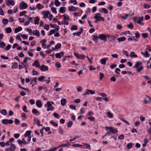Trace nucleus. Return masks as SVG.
Instances as JSON below:
<instances>
[{
    "instance_id": "f257e3e1",
    "label": "nucleus",
    "mask_w": 151,
    "mask_h": 151,
    "mask_svg": "<svg viewBox=\"0 0 151 151\" xmlns=\"http://www.w3.org/2000/svg\"><path fill=\"white\" fill-rule=\"evenodd\" d=\"M142 63L139 61H137L136 63L134 66L133 67V68H135L137 71L138 72H139L143 68V66H142Z\"/></svg>"
},
{
    "instance_id": "f03ea898",
    "label": "nucleus",
    "mask_w": 151,
    "mask_h": 151,
    "mask_svg": "<svg viewBox=\"0 0 151 151\" xmlns=\"http://www.w3.org/2000/svg\"><path fill=\"white\" fill-rule=\"evenodd\" d=\"M105 128L106 130H107V129L109 130L110 132H111L113 134H115L116 133H117L118 130L116 128L114 127H105Z\"/></svg>"
},
{
    "instance_id": "7ed1b4c3",
    "label": "nucleus",
    "mask_w": 151,
    "mask_h": 151,
    "mask_svg": "<svg viewBox=\"0 0 151 151\" xmlns=\"http://www.w3.org/2000/svg\"><path fill=\"white\" fill-rule=\"evenodd\" d=\"M101 14L99 13H97L96 14L94 18L96 19V21H95V22H97V21H104V19L103 17H102L101 16Z\"/></svg>"
},
{
    "instance_id": "20e7f679",
    "label": "nucleus",
    "mask_w": 151,
    "mask_h": 151,
    "mask_svg": "<svg viewBox=\"0 0 151 151\" xmlns=\"http://www.w3.org/2000/svg\"><path fill=\"white\" fill-rule=\"evenodd\" d=\"M45 106L47 107V111L52 110L54 109L53 107L52 106V104L51 103V102L49 101H47V104L45 105Z\"/></svg>"
},
{
    "instance_id": "39448f33",
    "label": "nucleus",
    "mask_w": 151,
    "mask_h": 151,
    "mask_svg": "<svg viewBox=\"0 0 151 151\" xmlns=\"http://www.w3.org/2000/svg\"><path fill=\"white\" fill-rule=\"evenodd\" d=\"M27 6V4L24 1H22L20 3L19 8L20 9H26Z\"/></svg>"
},
{
    "instance_id": "423d86ee",
    "label": "nucleus",
    "mask_w": 151,
    "mask_h": 151,
    "mask_svg": "<svg viewBox=\"0 0 151 151\" xmlns=\"http://www.w3.org/2000/svg\"><path fill=\"white\" fill-rule=\"evenodd\" d=\"M2 122L4 124H12L13 121L12 119H4L2 120Z\"/></svg>"
},
{
    "instance_id": "0eeeda50",
    "label": "nucleus",
    "mask_w": 151,
    "mask_h": 151,
    "mask_svg": "<svg viewBox=\"0 0 151 151\" xmlns=\"http://www.w3.org/2000/svg\"><path fill=\"white\" fill-rule=\"evenodd\" d=\"M74 55L76 56L77 58L78 59H84L85 56H84V55H79L78 54V53H76V52H75L74 53Z\"/></svg>"
},
{
    "instance_id": "6e6552de",
    "label": "nucleus",
    "mask_w": 151,
    "mask_h": 151,
    "mask_svg": "<svg viewBox=\"0 0 151 151\" xmlns=\"http://www.w3.org/2000/svg\"><path fill=\"white\" fill-rule=\"evenodd\" d=\"M40 68L42 71H43L48 70V68L47 66H45L44 65L42 64Z\"/></svg>"
},
{
    "instance_id": "1a4fd4ad",
    "label": "nucleus",
    "mask_w": 151,
    "mask_h": 151,
    "mask_svg": "<svg viewBox=\"0 0 151 151\" xmlns=\"http://www.w3.org/2000/svg\"><path fill=\"white\" fill-rule=\"evenodd\" d=\"M100 39L103 40L104 41H106V37L104 34H100L98 37Z\"/></svg>"
},
{
    "instance_id": "9d476101",
    "label": "nucleus",
    "mask_w": 151,
    "mask_h": 151,
    "mask_svg": "<svg viewBox=\"0 0 151 151\" xmlns=\"http://www.w3.org/2000/svg\"><path fill=\"white\" fill-rule=\"evenodd\" d=\"M64 52H60V53H56L55 54V56L56 58H60L61 56H63L64 55Z\"/></svg>"
},
{
    "instance_id": "9b49d317",
    "label": "nucleus",
    "mask_w": 151,
    "mask_h": 151,
    "mask_svg": "<svg viewBox=\"0 0 151 151\" xmlns=\"http://www.w3.org/2000/svg\"><path fill=\"white\" fill-rule=\"evenodd\" d=\"M7 4L8 6L11 5L12 6H14L15 4V3L14 0H6Z\"/></svg>"
},
{
    "instance_id": "f8f14e48",
    "label": "nucleus",
    "mask_w": 151,
    "mask_h": 151,
    "mask_svg": "<svg viewBox=\"0 0 151 151\" xmlns=\"http://www.w3.org/2000/svg\"><path fill=\"white\" fill-rule=\"evenodd\" d=\"M40 64L38 60H35L34 61V63L32 64V66H35L37 68H39L40 67Z\"/></svg>"
},
{
    "instance_id": "ddd939ff",
    "label": "nucleus",
    "mask_w": 151,
    "mask_h": 151,
    "mask_svg": "<svg viewBox=\"0 0 151 151\" xmlns=\"http://www.w3.org/2000/svg\"><path fill=\"white\" fill-rule=\"evenodd\" d=\"M78 10V8L73 6H70L68 7V10L70 11L76 12Z\"/></svg>"
},
{
    "instance_id": "4468645a",
    "label": "nucleus",
    "mask_w": 151,
    "mask_h": 151,
    "mask_svg": "<svg viewBox=\"0 0 151 151\" xmlns=\"http://www.w3.org/2000/svg\"><path fill=\"white\" fill-rule=\"evenodd\" d=\"M42 14L43 15V18H46L48 17V15L49 14V13L48 11H44L42 12Z\"/></svg>"
},
{
    "instance_id": "2eb2a0df",
    "label": "nucleus",
    "mask_w": 151,
    "mask_h": 151,
    "mask_svg": "<svg viewBox=\"0 0 151 151\" xmlns=\"http://www.w3.org/2000/svg\"><path fill=\"white\" fill-rule=\"evenodd\" d=\"M32 33L34 35H35L37 37H39L40 36V33L39 31L37 30H33Z\"/></svg>"
},
{
    "instance_id": "dca6fc26",
    "label": "nucleus",
    "mask_w": 151,
    "mask_h": 151,
    "mask_svg": "<svg viewBox=\"0 0 151 151\" xmlns=\"http://www.w3.org/2000/svg\"><path fill=\"white\" fill-rule=\"evenodd\" d=\"M30 22H31V23L33 22L32 18L31 17L29 18L28 20L27 21H26L24 22V24L25 25H28L29 24Z\"/></svg>"
},
{
    "instance_id": "f3484780",
    "label": "nucleus",
    "mask_w": 151,
    "mask_h": 151,
    "mask_svg": "<svg viewBox=\"0 0 151 151\" xmlns=\"http://www.w3.org/2000/svg\"><path fill=\"white\" fill-rule=\"evenodd\" d=\"M108 60V58H105L104 59H101L100 60V63L102 65H105L106 64V61H107Z\"/></svg>"
},
{
    "instance_id": "a211bd4d",
    "label": "nucleus",
    "mask_w": 151,
    "mask_h": 151,
    "mask_svg": "<svg viewBox=\"0 0 151 151\" xmlns=\"http://www.w3.org/2000/svg\"><path fill=\"white\" fill-rule=\"evenodd\" d=\"M67 144H62V145H59L57 147L58 148L63 147H68L69 145H70V143L68 142H67Z\"/></svg>"
},
{
    "instance_id": "6ab92c4d",
    "label": "nucleus",
    "mask_w": 151,
    "mask_h": 151,
    "mask_svg": "<svg viewBox=\"0 0 151 151\" xmlns=\"http://www.w3.org/2000/svg\"><path fill=\"white\" fill-rule=\"evenodd\" d=\"M36 104L37 106L39 108L42 106V103L40 100H37L36 101Z\"/></svg>"
},
{
    "instance_id": "aec40b11",
    "label": "nucleus",
    "mask_w": 151,
    "mask_h": 151,
    "mask_svg": "<svg viewBox=\"0 0 151 151\" xmlns=\"http://www.w3.org/2000/svg\"><path fill=\"white\" fill-rule=\"evenodd\" d=\"M147 97L149 99L148 101H147L146 98L144 99V103L145 104L149 103L151 101V98L148 96H147Z\"/></svg>"
},
{
    "instance_id": "412c9836",
    "label": "nucleus",
    "mask_w": 151,
    "mask_h": 151,
    "mask_svg": "<svg viewBox=\"0 0 151 151\" xmlns=\"http://www.w3.org/2000/svg\"><path fill=\"white\" fill-rule=\"evenodd\" d=\"M59 12L61 13H63L65 12V8L64 7H60L59 10Z\"/></svg>"
},
{
    "instance_id": "4be33fe9",
    "label": "nucleus",
    "mask_w": 151,
    "mask_h": 151,
    "mask_svg": "<svg viewBox=\"0 0 151 151\" xmlns=\"http://www.w3.org/2000/svg\"><path fill=\"white\" fill-rule=\"evenodd\" d=\"M141 53L144 56V57H145L146 58L149 57L150 55V54H148V52L147 51H145V53L142 52Z\"/></svg>"
},
{
    "instance_id": "5701e85b",
    "label": "nucleus",
    "mask_w": 151,
    "mask_h": 151,
    "mask_svg": "<svg viewBox=\"0 0 151 151\" xmlns=\"http://www.w3.org/2000/svg\"><path fill=\"white\" fill-rule=\"evenodd\" d=\"M129 56L132 58H137L138 57L137 55L136 54H135L134 52H133L130 53Z\"/></svg>"
},
{
    "instance_id": "b1692460",
    "label": "nucleus",
    "mask_w": 151,
    "mask_h": 151,
    "mask_svg": "<svg viewBox=\"0 0 151 151\" xmlns=\"http://www.w3.org/2000/svg\"><path fill=\"white\" fill-rule=\"evenodd\" d=\"M31 133V131L29 130L26 132V133L24 134V136L25 137H29L31 136L30 134Z\"/></svg>"
},
{
    "instance_id": "393cba45",
    "label": "nucleus",
    "mask_w": 151,
    "mask_h": 151,
    "mask_svg": "<svg viewBox=\"0 0 151 151\" xmlns=\"http://www.w3.org/2000/svg\"><path fill=\"white\" fill-rule=\"evenodd\" d=\"M117 40L119 42H121L124 41L126 40V38L124 37H121L118 38Z\"/></svg>"
},
{
    "instance_id": "a878e982",
    "label": "nucleus",
    "mask_w": 151,
    "mask_h": 151,
    "mask_svg": "<svg viewBox=\"0 0 151 151\" xmlns=\"http://www.w3.org/2000/svg\"><path fill=\"white\" fill-rule=\"evenodd\" d=\"M61 104L63 106H64L66 104V100L65 99H63L60 101Z\"/></svg>"
},
{
    "instance_id": "bb28decb",
    "label": "nucleus",
    "mask_w": 151,
    "mask_h": 151,
    "mask_svg": "<svg viewBox=\"0 0 151 151\" xmlns=\"http://www.w3.org/2000/svg\"><path fill=\"white\" fill-rule=\"evenodd\" d=\"M43 7L44 6L40 4H37L36 6V8L39 9H40Z\"/></svg>"
},
{
    "instance_id": "cd10ccee",
    "label": "nucleus",
    "mask_w": 151,
    "mask_h": 151,
    "mask_svg": "<svg viewBox=\"0 0 151 151\" xmlns=\"http://www.w3.org/2000/svg\"><path fill=\"white\" fill-rule=\"evenodd\" d=\"M143 17L139 18V20L136 21V22L138 24H142L141 22L143 21Z\"/></svg>"
},
{
    "instance_id": "c85d7f7f",
    "label": "nucleus",
    "mask_w": 151,
    "mask_h": 151,
    "mask_svg": "<svg viewBox=\"0 0 151 151\" xmlns=\"http://www.w3.org/2000/svg\"><path fill=\"white\" fill-rule=\"evenodd\" d=\"M39 18L38 17H35V19H34V24H38L39 23Z\"/></svg>"
},
{
    "instance_id": "c756f323",
    "label": "nucleus",
    "mask_w": 151,
    "mask_h": 151,
    "mask_svg": "<svg viewBox=\"0 0 151 151\" xmlns=\"http://www.w3.org/2000/svg\"><path fill=\"white\" fill-rule=\"evenodd\" d=\"M106 114H107V116L110 118H112L113 116L112 114L109 112H107Z\"/></svg>"
},
{
    "instance_id": "7c9ffc66",
    "label": "nucleus",
    "mask_w": 151,
    "mask_h": 151,
    "mask_svg": "<svg viewBox=\"0 0 151 151\" xmlns=\"http://www.w3.org/2000/svg\"><path fill=\"white\" fill-rule=\"evenodd\" d=\"M5 30L7 33H9L11 32L12 31V29L10 27L6 28L5 29Z\"/></svg>"
},
{
    "instance_id": "2f4dec72",
    "label": "nucleus",
    "mask_w": 151,
    "mask_h": 151,
    "mask_svg": "<svg viewBox=\"0 0 151 151\" xmlns=\"http://www.w3.org/2000/svg\"><path fill=\"white\" fill-rule=\"evenodd\" d=\"M99 38L96 35H94L93 38V40L95 41L96 43H97L98 42V39Z\"/></svg>"
},
{
    "instance_id": "473e14b6",
    "label": "nucleus",
    "mask_w": 151,
    "mask_h": 151,
    "mask_svg": "<svg viewBox=\"0 0 151 151\" xmlns=\"http://www.w3.org/2000/svg\"><path fill=\"white\" fill-rule=\"evenodd\" d=\"M83 28L82 27H81L80 28V31H81V32H76V33L77 34L76 35V36H80L81 33L83 32Z\"/></svg>"
},
{
    "instance_id": "72a5a7b5",
    "label": "nucleus",
    "mask_w": 151,
    "mask_h": 151,
    "mask_svg": "<svg viewBox=\"0 0 151 151\" xmlns=\"http://www.w3.org/2000/svg\"><path fill=\"white\" fill-rule=\"evenodd\" d=\"M22 29V28L21 27H19L18 28H16L15 29V32L16 33L18 32L19 31H21Z\"/></svg>"
},
{
    "instance_id": "f704fd0d",
    "label": "nucleus",
    "mask_w": 151,
    "mask_h": 151,
    "mask_svg": "<svg viewBox=\"0 0 151 151\" xmlns=\"http://www.w3.org/2000/svg\"><path fill=\"white\" fill-rule=\"evenodd\" d=\"M102 11H101L99 10V11L101 12H104L105 14H107L108 13V12L107 10L105 8H102Z\"/></svg>"
},
{
    "instance_id": "c9c22d12",
    "label": "nucleus",
    "mask_w": 151,
    "mask_h": 151,
    "mask_svg": "<svg viewBox=\"0 0 151 151\" xmlns=\"http://www.w3.org/2000/svg\"><path fill=\"white\" fill-rule=\"evenodd\" d=\"M9 20L7 19H4L2 20V22L4 25L6 24L8 22Z\"/></svg>"
},
{
    "instance_id": "e433bc0d",
    "label": "nucleus",
    "mask_w": 151,
    "mask_h": 151,
    "mask_svg": "<svg viewBox=\"0 0 151 151\" xmlns=\"http://www.w3.org/2000/svg\"><path fill=\"white\" fill-rule=\"evenodd\" d=\"M133 145V144L132 143H129L127 145L126 147L128 148V149H129L132 147Z\"/></svg>"
},
{
    "instance_id": "4c0bfd02",
    "label": "nucleus",
    "mask_w": 151,
    "mask_h": 151,
    "mask_svg": "<svg viewBox=\"0 0 151 151\" xmlns=\"http://www.w3.org/2000/svg\"><path fill=\"white\" fill-rule=\"evenodd\" d=\"M78 27L76 25H73L71 26V30H76L78 29Z\"/></svg>"
},
{
    "instance_id": "58836bf2",
    "label": "nucleus",
    "mask_w": 151,
    "mask_h": 151,
    "mask_svg": "<svg viewBox=\"0 0 151 151\" xmlns=\"http://www.w3.org/2000/svg\"><path fill=\"white\" fill-rule=\"evenodd\" d=\"M45 76H41L38 78V80L40 81L43 82L44 81V79L45 78Z\"/></svg>"
},
{
    "instance_id": "ea45409f",
    "label": "nucleus",
    "mask_w": 151,
    "mask_h": 151,
    "mask_svg": "<svg viewBox=\"0 0 151 151\" xmlns=\"http://www.w3.org/2000/svg\"><path fill=\"white\" fill-rule=\"evenodd\" d=\"M10 148L12 151H14V150L16 148V147L14 144H11V146Z\"/></svg>"
},
{
    "instance_id": "a19ab883",
    "label": "nucleus",
    "mask_w": 151,
    "mask_h": 151,
    "mask_svg": "<svg viewBox=\"0 0 151 151\" xmlns=\"http://www.w3.org/2000/svg\"><path fill=\"white\" fill-rule=\"evenodd\" d=\"M50 123L56 127H57L58 126V124L56 122H55L54 121L52 120L50 122Z\"/></svg>"
},
{
    "instance_id": "79ce46f5",
    "label": "nucleus",
    "mask_w": 151,
    "mask_h": 151,
    "mask_svg": "<svg viewBox=\"0 0 151 151\" xmlns=\"http://www.w3.org/2000/svg\"><path fill=\"white\" fill-rule=\"evenodd\" d=\"M55 66L58 68L61 67V65L60 64V63L59 62H57L55 64Z\"/></svg>"
},
{
    "instance_id": "37998d69",
    "label": "nucleus",
    "mask_w": 151,
    "mask_h": 151,
    "mask_svg": "<svg viewBox=\"0 0 151 151\" xmlns=\"http://www.w3.org/2000/svg\"><path fill=\"white\" fill-rule=\"evenodd\" d=\"M60 3L58 1V0H55V5L58 7L60 5Z\"/></svg>"
},
{
    "instance_id": "c03bdc74",
    "label": "nucleus",
    "mask_w": 151,
    "mask_h": 151,
    "mask_svg": "<svg viewBox=\"0 0 151 151\" xmlns=\"http://www.w3.org/2000/svg\"><path fill=\"white\" fill-rule=\"evenodd\" d=\"M73 124V122L72 121H70L68 122L67 124V127H70Z\"/></svg>"
},
{
    "instance_id": "a18cd8bd",
    "label": "nucleus",
    "mask_w": 151,
    "mask_h": 151,
    "mask_svg": "<svg viewBox=\"0 0 151 151\" xmlns=\"http://www.w3.org/2000/svg\"><path fill=\"white\" fill-rule=\"evenodd\" d=\"M6 45L5 44L4 42H1L0 43V47L4 48Z\"/></svg>"
},
{
    "instance_id": "49530a36",
    "label": "nucleus",
    "mask_w": 151,
    "mask_h": 151,
    "mask_svg": "<svg viewBox=\"0 0 151 151\" xmlns=\"http://www.w3.org/2000/svg\"><path fill=\"white\" fill-rule=\"evenodd\" d=\"M53 115L55 118L57 119H59L60 118V116L57 113H54L53 114Z\"/></svg>"
},
{
    "instance_id": "de8ad7c7",
    "label": "nucleus",
    "mask_w": 151,
    "mask_h": 151,
    "mask_svg": "<svg viewBox=\"0 0 151 151\" xmlns=\"http://www.w3.org/2000/svg\"><path fill=\"white\" fill-rule=\"evenodd\" d=\"M55 29H52L49 32V33L48 34V35L50 36L52 35L53 33L55 32Z\"/></svg>"
},
{
    "instance_id": "09e8293b",
    "label": "nucleus",
    "mask_w": 151,
    "mask_h": 151,
    "mask_svg": "<svg viewBox=\"0 0 151 151\" xmlns=\"http://www.w3.org/2000/svg\"><path fill=\"white\" fill-rule=\"evenodd\" d=\"M63 20H68L69 19V17L67 15L64 14L63 15Z\"/></svg>"
},
{
    "instance_id": "8fccbe9b",
    "label": "nucleus",
    "mask_w": 151,
    "mask_h": 151,
    "mask_svg": "<svg viewBox=\"0 0 151 151\" xmlns=\"http://www.w3.org/2000/svg\"><path fill=\"white\" fill-rule=\"evenodd\" d=\"M1 113L2 114L4 115H5L7 114V112L6 110L3 109L1 111Z\"/></svg>"
},
{
    "instance_id": "3c124183",
    "label": "nucleus",
    "mask_w": 151,
    "mask_h": 151,
    "mask_svg": "<svg viewBox=\"0 0 151 151\" xmlns=\"http://www.w3.org/2000/svg\"><path fill=\"white\" fill-rule=\"evenodd\" d=\"M142 35L144 38L147 37L148 36V34L147 33H142Z\"/></svg>"
},
{
    "instance_id": "603ef678",
    "label": "nucleus",
    "mask_w": 151,
    "mask_h": 151,
    "mask_svg": "<svg viewBox=\"0 0 151 151\" xmlns=\"http://www.w3.org/2000/svg\"><path fill=\"white\" fill-rule=\"evenodd\" d=\"M150 7V5L147 4H145L144 5V7L145 9H148Z\"/></svg>"
},
{
    "instance_id": "864d4df0",
    "label": "nucleus",
    "mask_w": 151,
    "mask_h": 151,
    "mask_svg": "<svg viewBox=\"0 0 151 151\" xmlns=\"http://www.w3.org/2000/svg\"><path fill=\"white\" fill-rule=\"evenodd\" d=\"M26 12L25 11H23L22 12H20L19 14V15L20 16H22L25 15L26 13Z\"/></svg>"
},
{
    "instance_id": "5fc2aeb1",
    "label": "nucleus",
    "mask_w": 151,
    "mask_h": 151,
    "mask_svg": "<svg viewBox=\"0 0 151 151\" xmlns=\"http://www.w3.org/2000/svg\"><path fill=\"white\" fill-rule=\"evenodd\" d=\"M67 20H63L61 22V23L63 24H66L68 25V22L67 21Z\"/></svg>"
},
{
    "instance_id": "6e6d98bb",
    "label": "nucleus",
    "mask_w": 151,
    "mask_h": 151,
    "mask_svg": "<svg viewBox=\"0 0 151 151\" xmlns=\"http://www.w3.org/2000/svg\"><path fill=\"white\" fill-rule=\"evenodd\" d=\"M32 112L35 114H36L38 113V111L36 109H33L32 110Z\"/></svg>"
},
{
    "instance_id": "4d7b16f0",
    "label": "nucleus",
    "mask_w": 151,
    "mask_h": 151,
    "mask_svg": "<svg viewBox=\"0 0 151 151\" xmlns=\"http://www.w3.org/2000/svg\"><path fill=\"white\" fill-rule=\"evenodd\" d=\"M11 47V45H8L5 48V49L8 51L9 50Z\"/></svg>"
},
{
    "instance_id": "13d9d810",
    "label": "nucleus",
    "mask_w": 151,
    "mask_h": 151,
    "mask_svg": "<svg viewBox=\"0 0 151 151\" xmlns=\"http://www.w3.org/2000/svg\"><path fill=\"white\" fill-rule=\"evenodd\" d=\"M70 2L71 3H73V4L74 5H76L77 4V2L76 0H71Z\"/></svg>"
},
{
    "instance_id": "bf43d9fd",
    "label": "nucleus",
    "mask_w": 151,
    "mask_h": 151,
    "mask_svg": "<svg viewBox=\"0 0 151 151\" xmlns=\"http://www.w3.org/2000/svg\"><path fill=\"white\" fill-rule=\"evenodd\" d=\"M99 95H100L101 96H102V97H106L107 95L105 93H99Z\"/></svg>"
},
{
    "instance_id": "052dcab7",
    "label": "nucleus",
    "mask_w": 151,
    "mask_h": 151,
    "mask_svg": "<svg viewBox=\"0 0 151 151\" xmlns=\"http://www.w3.org/2000/svg\"><path fill=\"white\" fill-rule=\"evenodd\" d=\"M23 110L25 112L27 113L28 112V111L27 110V106H24L23 107Z\"/></svg>"
},
{
    "instance_id": "680f3d73",
    "label": "nucleus",
    "mask_w": 151,
    "mask_h": 151,
    "mask_svg": "<svg viewBox=\"0 0 151 151\" xmlns=\"http://www.w3.org/2000/svg\"><path fill=\"white\" fill-rule=\"evenodd\" d=\"M69 107L71 109H73L75 110H76V107L73 105H70Z\"/></svg>"
},
{
    "instance_id": "e2e57ef3",
    "label": "nucleus",
    "mask_w": 151,
    "mask_h": 151,
    "mask_svg": "<svg viewBox=\"0 0 151 151\" xmlns=\"http://www.w3.org/2000/svg\"><path fill=\"white\" fill-rule=\"evenodd\" d=\"M99 74H100L99 79L100 80H102L103 78L104 77V75L103 74L101 73H100Z\"/></svg>"
},
{
    "instance_id": "0e129e2a",
    "label": "nucleus",
    "mask_w": 151,
    "mask_h": 151,
    "mask_svg": "<svg viewBox=\"0 0 151 151\" xmlns=\"http://www.w3.org/2000/svg\"><path fill=\"white\" fill-rule=\"evenodd\" d=\"M61 46V45L60 44H57L55 46V48L56 49H58L60 48Z\"/></svg>"
},
{
    "instance_id": "69168bd1",
    "label": "nucleus",
    "mask_w": 151,
    "mask_h": 151,
    "mask_svg": "<svg viewBox=\"0 0 151 151\" xmlns=\"http://www.w3.org/2000/svg\"><path fill=\"white\" fill-rule=\"evenodd\" d=\"M21 37L22 38L24 39H25L27 38V36H26L25 35L22 34L21 35Z\"/></svg>"
},
{
    "instance_id": "338daca9",
    "label": "nucleus",
    "mask_w": 151,
    "mask_h": 151,
    "mask_svg": "<svg viewBox=\"0 0 151 151\" xmlns=\"http://www.w3.org/2000/svg\"><path fill=\"white\" fill-rule=\"evenodd\" d=\"M123 53L127 57H128V52L124 50H123Z\"/></svg>"
},
{
    "instance_id": "774afa93",
    "label": "nucleus",
    "mask_w": 151,
    "mask_h": 151,
    "mask_svg": "<svg viewBox=\"0 0 151 151\" xmlns=\"http://www.w3.org/2000/svg\"><path fill=\"white\" fill-rule=\"evenodd\" d=\"M140 120L142 122L144 121L145 120V118L142 115L140 116Z\"/></svg>"
}]
</instances>
